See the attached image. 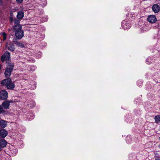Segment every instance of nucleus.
I'll return each mask as SVG.
<instances>
[{
  "label": "nucleus",
  "mask_w": 160,
  "mask_h": 160,
  "mask_svg": "<svg viewBox=\"0 0 160 160\" xmlns=\"http://www.w3.org/2000/svg\"><path fill=\"white\" fill-rule=\"evenodd\" d=\"M11 82V79L10 78L5 79L1 82V84L2 85L6 86L7 85Z\"/></svg>",
  "instance_id": "nucleus-8"
},
{
  "label": "nucleus",
  "mask_w": 160,
  "mask_h": 160,
  "mask_svg": "<svg viewBox=\"0 0 160 160\" xmlns=\"http://www.w3.org/2000/svg\"><path fill=\"white\" fill-rule=\"evenodd\" d=\"M3 5L2 0H0V5L2 6Z\"/></svg>",
  "instance_id": "nucleus-22"
},
{
  "label": "nucleus",
  "mask_w": 160,
  "mask_h": 160,
  "mask_svg": "<svg viewBox=\"0 0 160 160\" xmlns=\"http://www.w3.org/2000/svg\"><path fill=\"white\" fill-rule=\"evenodd\" d=\"M2 68V66L1 65H0V69H1Z\"/></svg>",
  "instance_id": "nucleus-25"
},
{
  "label": "nucleus",
  "mask_w": 160,
  "mask_h": 160,
  "mask_svg": "<svg viewBox=\"0 0 160 160\" xmlns=\"http://www.w3.org/2000/svg\"><path fill=\"white\" fill-rule=\"evenodd\" d=\"M33 67L34 68V69H35V68L34 66H33V67Z\"/></svg>",
  "instance_id": "nucleus-27"
},
{
  "label": "nucleus",
  "mask_w": 160,
  "mask_h": 160,
  "mask_svg": "<svg viewBox=\"0 0 160 160\" xmlns=\"http://www.w3.org/2000/svg\"><path fill=\"white\" fill-rule=\"evenodd\" d=\"M23 0H16L17 2L18 3H21Z\"/></svg>",
  "instance_id": "nucleus-20"
},
{
  "label": "nucleus",
  "mask_w": 160,
  "mask_h": 160,
  "mask_svg": "<svg viewBox=\"0 0 160 160\" xmlns=\"http://www.w3.org/2000/svg\"><path fill=\"white\" fill-rule=\"evenodd\" d=\"M13 29L15 32V35L17 38L20 39L23 37V31L22 30V27L20 25H15Z\"/></svg>",
  "instance_id": "nucleus-1"
},
{
  "label": "nucleus",
  "mask_w": 160,
  "mask_h": 160,
  "mask_svg": "<svg viewBox=\"0 0 160 160\" xmlns=\"http://www.w3.org/2000/svg\"><path fill=\"white\" fill-rule=\"evenodd\" d=\"M7 144V142L5 140H0V151L2 150V148H3L6 146Z\"/></svg>",
  "instance_id": "nucleus-11"
},
{
  "label": "nucleus",
  "mask_w": 160,
  "mask_h": 160,
  "mask_svg": "<svg viewBox=\"0 0 160 160\" xmlns=\"http://www.w3.org/2000/svg\"><path fill=\"white\" fill-rule=\"evenodd\" d=\"M14 65L12 63L8 64L6 69L4 72V75L5 77L9 78L11 74V73L13 69Z\"/></svg>",
  "instance_id": "nucleus-2"
},
{
  "label": "nucleus",
  "mask_w": 160,
  "mask_h": 160,
  "mask_svg": "<svg viewBox=\"0 0 160 160\" xmlns=\"http://www.w3.org/2000/svg\"><path fill=\"white\" fill-rule=\"evenodd\" d=\"M8 134V132L4 129H1L0 130V138H4Z\"/></svg>",
  "instance_id": "nucleus-9"
},
{
  "label": "nucleus",
  "mask_w": 160,
  "mask_h": 160,
  "mask_svg": "<svg viewBox=\"0 0 160 160\" xmlns=\"http://www.w3.org/2000/svg\"><path fill=\"white\" fill-rule=\"evenodd\" d=\"M35 102L34 101H32L30 104V107L31 108H33L35 106Z\"/></svg>",
  "instance_id": "nucleus-18"
},
{
  "label": "nucleus",
  "mask_w": 160,
  "mask_h": 160,
  "mask_svg": "<svg viewBox=\"0 0 160 160\" xmlns=\"http://www.w3.org/2000/svg\"><path fill=\"white\" fill-rule=\"evenodd\" d=\"M153 11L155 13L158 12L160 10L159 6L157 4L153 5L152 7Z\"/></svg>",
  "instance_id": "nucleus-10"
},
{
  "label": "nucleus",
  "mask_w": 160,
  "mask_h": 160,
  "mask_svg": "<svg viewBox=\"0 0 160 160\" xmlns=\"http://www.w3.org/2000/svg\"><path fill=\"white\" fill-rule=\"evenodd\" d=\"M148 22L152 23H154L157 21V18L155 15H150L148 18Z\"/></svg>",
  "instance_id": "nucleus-5"
},
{
  "label": "nucleus",
  "mask_w": 160,
  "mask_h": 160,
  "mask_svg": "<svg viewBox=\"0 0 160 160\" xmlns=\"http://www.w3.org/2000/svg\"><path fill=\"white\" fill-rule=\"evenodd\" d=\"M8 89L12 90L15 87V84L13 82L11 81L10 83H9L6 86Z\"/></svg>",
  "instance_id": "nucleus-12"
},
{
  "label": "nucleus",
  "mask_w": 160,
  "mask_h": 160,
  "mask_svg": "<svg viewBox=\"0 0 160 160\" xmlns=\"http://www.w3.org/2000/svg\"><path fill=\"white\" fill-rule=\"evenodd\" d=\"M14 43L18 47H20L21 48L24 47V45L22 42H18L16 41L14 42Z\"/></svg>",
  "instance_id": "nucleus-14"
},
{
  "label": "nucleus",
  "mask_w": 160,
  "mask_h": 160,
  "mask_svg": "<svg viewBox=\"0 0 160 160\" xmlns=\"http://www.w3.org/2000/svg\"><path fill=\"white\" fill-rule=\"evenodd\" d=\"M4 112V111L2 106L0 105V113Z\"/></svg>",
  "instance_id": "nucleus-19"
},
{
  "label": "nucleus",
  "mask_w": 160,
  "mask_h": 160,
  "mask_svg": "<svg viewBox=\"0 0 160 160\" xmlns=\"http://www.w3.org/2000/svg\"><path fill=\"white\" fill-rule=\"evenodd\" d=\"M8 97V93L6 90H2L0 91V98L2 100H6Z\"/></svg>",
  "instance_id": "nucleus-4"
},
{
  "label": "nucleus",
  "mask_w": 160,
  "mask_h": 160,
  "mask_svg": "<svg viewBox=\"0 0 160 160\" xmlns=\"http://www.w3.org/2000/svg\"><path fill=\"white\" fill-rule=\"evenodd\" d=\"M10 56V53L8 51H6L1 56V60L2 62H4L5 61H8Z\"/></svg>",
  "instance_id": "nucleus-3"
},
{
  "label": "nucleus",
  "mask_w": 160,
  "mask_h": 160,
  "mask_svg": "<svg viewBox=\"0 0 160 160\" xmlns=\"http://www.w3.org/2000/svg\"><path fill=\"white\" fill-rule=\"evenodd\" d=\"M14 24L16 25H19V24L20 23V20H18L16 18L14 20Z\"/></svg>",
  "instance_id": "nucleus-17"
},
{
  "label": "nucleus",
  "mask_w": 160,
  "mask_h": 160,
  "mask_svg": "<svg viewBox=\"0 0 160 160\" xmlns=\"http://www.w3.org/2000/svg\"><path fill=\"white\" fill-rule=\"evenodd\" d=\"M10 15L12 17V16L13 13V12L12 11H10Z\"/></svg>",
  "instance_id": "nucleus-23"
},
{
  "label": "nucleus",
  "mask_w": 160,
  "mask_h": 160,
  "mask_svg": "<svg viewBox=\"0 0 160 160\" xmlns=\"http://www.w3.org/2000/svg\"><path fill=\"white\" fill-rule=\"evenodd\" d=\"M155 122L158 123L160 122V116L157 115L155 116L154 118Z\"/></svg>",
  "instance_id": "nucleus-15"
},
{
  "label": "nucleus",
  "mask_w": 160,
  "mask_h": 160,
  "mask_svg": "<svg viewBox=\"0 0 160 160\" xmlns=\"http://www.w3.org/2000/svg\"><path fill=\"white\" fill-rule=\"evenodd\" d=\"M155 160H160V159L159 158H157L155 159Z\"/></svg>",
  "instance_id": "nucleus-24"
},
{
  "label": "nucleus",
  "mask_w": 160,
  "mask_h": 160,
  "mask_svg": "<svg viewBox=\"0 0 160 160\" xmlns=\"http://www.w3.org/2000/svg\"><path fill=\"white\" fill-rule=\"evenodd\" d=\"M6 47L9 50L13 52L15 50L14 45L12 43H10L9 44H8V43H7Z\"/></svg>",
  "instance_id": "nucleus-7"
},
{
  "label": "nucleus",
  "mask_w": 160,
  "mask_h": 160,
  "mask_svg": "<svg viewBox=\"0 0 160 160\" xmlns=\"http://www.w3.org/2000/svg\"><path fill=\"white\" fill-rule=\"evenodd\" d=\"M1 37H3V40L4 41L7 38V34L5 32H3L1 34Z\"/></svg>",
  "instance_id": "nucleus-16"
},
{
  "label": "nucleus",
  "mask_w": 160,
  "mask_h": 160,
  "mask_svg": "<svg viewBox=\"0 0 160 160\" xmlns=\"http://www.w3.org/2000/svg\"><path fill=\"white\" fill-rule=\"evenodd\" d=\"M24 13L22 12H18L17 15V18L19 19H21L24 16Z\"/></svg>",
  "instance_id": "nucleus-13"
},
{
  "label": "nucleus",
  "mask_w": 160,
  "mask_h": 160,
  "mask_svg": "<svg viewBox=\"0 0 160 160\" xmlns=\"http://www.w3.org/2000/svg\"><path fill=\"white\" fill-rule=\"evenodd\" d=\"M12 102V101H5L2 104V106L5 109H8L10 103Z\"/></svg>",
  "instance_id": "nucleus-6"
},
{
  "label": "nucleus",
  "mask_w": 160,
  "mask_h": 160,
  "mask_svg": "<svg viewBox=\"0 0 160 160\" xmlns=\"http://www.w3.org/2000/svg\"><path fill=\"white\" fill-rule=\"evenodd\" d=\"M128 24V26L129 27V24ZM128 28H129V27H128Z\"/></svg>",
  "instance_id": "nucleus-26"
},
{
  "label": "nucleus",
  "mask_w": 160,
  "mask_h": 160,
  "mask_svg": "<svg viewBox=\"0 0 160 160\" xmlns=\"http://www.w3.org/2000/svg\"><path fill=\"white\" fill-rule=\"evenodd\" d=\"M10 21L11 22V23L12 22L13 20V18H12V17H11L10 18Z\"/></svg>",
  "instance_id": "nucleus-21"
}]
</instances>
